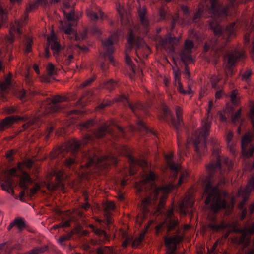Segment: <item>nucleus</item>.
I'll use <instances>...</instances> for the list:
<instances>
[{
    "label": "nucleus",
    "mask_w": 254,
    "mask_h": 254,
    "mask_svg": "<svg viewBox=\"0 0 254 254\" xmlns=\"http://www.w3.org/2000/svg\"><path fill=\"white\" fill-rule=\"evenodd\" d=\"M212 105V101H209L207 110V115L210 113ZM211 126V119H209V116L208 115L207 118L202 121L201 127L197 129L193 135L195 151L198 155H201L205 151V140L209 133Z\"/></svg>",
    "instance_id": "nucleus-1"
},
{
    "label": "nucleus",
    "mask_w": 254,
    "mask_h": 254,
    "mask_svg": "<svg viewBox=\"0 0 254 254\" xmlns=\"http://www.w3.org/2000/svg\"><path fill=\"white\" fill-rule=\"evenodd\" d=\"M155 178V174L153 172L150 171L148 174H146L144 178L140 183H137L135 186L137 192L141 191L143 189V186L148 183L150 184V189L153 190L151 196L145 198L142 200V204L144 210H146V207L151 204L152 199L154 200L157 199V195L160 192L163 193L167 192L175 187L174 185L172 184H169L165 187H157L152 182Z\"/></svg>",
    "instance_id": "nucleus-2"
},
{
    "label": "nucleus",
    "mask_w": 254,
    "mask_h": 254,
    "mask_svg": "<svg viewBox=\"0 0 254 254\" xmlns=\"http://www.w3.org/2000/svg\"><path fill=\"white\" fill-rule=\"evenodd\" d=\"M204 195L206 196L205 203L210 205V209L214 212L225 208L226 203L221 197V194L217 186L212 187L208 183L205 187Z\"/></svg>",
    "instance_id": "nucleus-3"
},
{
    "label": "nucleus",
    "mask_w": 254,
    "mask_h": 254,
    "mask_svg": "<svg viewBox=\"0 0 254 254\" xmlns=\"http://www.w3.org/2000/svg\"><path fill=\"white\" fill-rule=\"evenodd\" d=\"M83 156L85 159L87 161L85 164V167L87 168L92 166H97L100 163L102 162L108 165L111 163L116 164L118 162L117 159L113 156H103L99 158L93 151H89L85 153Z\"/></svg>",
    "instance_id": "nucleus-4"
},
{
    "label": "nucleus",
    "mask_w": 254,
    "mask_h": 254,
    "mask_svg": "<svg viewBox=\"0 0 254 254\" xmlns=\"http://www.w3.org/2000/svg\"><path fill=\"white\" fill-rule=\"evenodd\" d=\"M243 56V53L238 51H233L225 56L224 66L225 72L227 76L232 75V67L234 66L236 62Z\"/></svg>",
    "instance_id": "nucleus-5"
},
{
    "label": "nucleus",
    "mask_w": 254,
    "mask_h": 254,
    "mask_svg": "<svg viewBox=\"0 0 254 254\" xmlns=\"http://www.w3.org/2000/svg\"><path fill=\"white\" fill-rule=\"evenodd\" d=\"M210 142L212 145V150L213 155L216 157V162H210L206 167L207 171L212 173L215 171L216 169L220 167L221 161L218 155L219 151L220 150L219 144L220 141L216 138H211L210 140Z\"/></svg>",
    "instance_id": "nucleus-6"
},
{
    "label": "nucleus",
    "mask_w": 254,
    "mask_h": 254,
    "mask_svg": "<svg viewBox=\"0 0 254 254\" xmlns=\"http://www.w3.org/2000/svg\"><path fill=\"white\" fill-rule=\"evenodd\" d=\"M47 45L45 49V56L46 58L49 57L50 52L49 47L50 46L51 49L53 51V55L57 58L62 48L60 43L57 41V38L53 31H52L51 36L47 37Z\"/></svg>",
    "instance_id": "nucleus-7"
},
{
    "label": "nucleus",
    "mask_w": 254,
    "mask_h": 254,
    "mask_svg": "<svg viewBox=\"0 0 254 254\" xmlns=\"http://www.w3.org/2000/svg\"><path fill=\"white\" fill-rule=\"evenodd\" d=\"M67 98L56 95L52 98L49 103L42 105L41 109H43V114L46 115L49 113H54L58 111L60 107L57 104L59 102L66 101Z\"/></svg>",
    "instance_id": "nucleus-8"
},
{
    "label": "nucleus",
    "mask_w": 254,
    "mask_h": 254,
    "mask_svg": "<svg viewBox=\"0 0 254 254\" xmlns=\"http://www.w3.org/2000/svg\"><path fill=\"white\" fill-rule=\"evenodd\" d=\"M175 112H176V115L177 120L176 121H172V124L174 126V127L176 128L177 131V142H178V155L179 156H181L182 151L181 149V144L180 142V137L179 135V128L181 127V126L183 125L182 123V109L179 106H176L175 107Z\"/></svg>",
    "instance_id": "nucleus-9"
},
{
    "label": "nucleus",
    "mask_w": 254,
    "mask_h": 254,
    "mask_svg": "<svg viewBox=\"0 0 254 254\" xmlns=\"http://www.w3.org/2000/svg\"><path fill=\"white\" fill-rule=\"evenodd\" d=\"M211 1V8L209 11L212 13L211 17L213 19H220L225 17L227 15V7H224L218 4L215 0H210Z\"/></svg>",
    "instance_id": "nucleus-10"
},
{
    "label": "nucleus",
    "mask_w": 254,
    "mask_h": 254,
    "mask_svg": "<svg viewBox=\"0 0 254 254\" xmlns=\"http://www.w3.org/2000/svg\"><path fill=\"white\" fill-rule=\"evenodd\" d=\"M24 22L22 21L20 22L18 20L15 21L14 24L11 25L9 29V36L6 38V40L9 43H12L15 39L16 35L19 36L22 34L20 30V27L24 24Z\"/></svg>",
    "instance_id": "nucleus-11"
},
{
    "label": "nucleus",
    "mask_w": 254,
    "mask_h": 254,
    "mask_svg": "<svg viewBox=\"0 0 254 254\" xmlns=\"http://www.w3.org/2000/svg\"><path fill=\"white\" fill-rule=\"evenodd\" d=\"M180 39L181 36L176 38L169 34L166 38L161 40L160 43L166 50L171 51L173 50V47L179 44Z\"/></svg>",
    "instance_id": "nucleus-12"
},
{
    "label": "nucleus",
    "mask_w": 254,
    "mask_h": 254,
    "mask_svg": "<svg viewBox=\"0 0 254 254\" xmlns=\"http://www.w3.org/2000/svg\"><path fill=\"white\" fill-rule=\"evenodd\" d=\"M61 23L62 25L61 27H60V30L63 31L64 33L67 35L68 38L74 39L76 41L84 39V36H82L81 38L77 36L76 33L72 28L73 26H72V24H67L66 23L63 24L62 22H61Z\"/></svg>",
    "instance_id": "nucleus-13"
},
{
    "label": "nucleus",
    "mask_w": 254,
    "mask_h": 254,
    "mask_svg": "<svg viewBox=\"0 0 254 254\" xmlns=\"http://www.w3.org/2000/svg\"><path fill=\"white\" fill-rule=\"evenodd\" d=\"M194 47L193 42L190 40H187L184 44V47L182 50L180 57L184 62H187L191 59L190 54Z\"/></svg>",
    "instance_id": "nucleus-14"
},
{
    "label": "nucleus",
    "mask_w": 254,
    "mask_h": 254,
    "mask_svg": "<svg viewBox=\"0 0 254 254\" xmlns=\"http://www.w3.org/2000/svg\"><path fill=\"white\" fill-rule=\"evenodd\" d=\"M112 36H110L107 39L102 42L103 49L104 50V56H108L111 63L114 64V60L112 54L114 52V49L113 46Z\"/></svg>",
    "instance_id": "nucleus-15"
},
{
    "label": "nucleus",
    "mask_w": 254,
    "mask_h": 254,
    "mask_svg": "<svg viewBox=\"0 0 254 254\" xmlns=\"http://www.w3.org/2000/svg\"><path fill=\"white\" fill-rule=\"evenodd\" d=\"M114 125L117 127V128L121 132H123V128L118 125H116L113 121H110V123L108 122L105 123L101 126L95 132V135L97 138H101L103 137L107 133H110L108 131L109 126Z\"/></svg>",
    "instance_id": "nucleus-16"
},
{
    "label": "nucleus",
    "mask_w": 254,
    "mask_h": 254,
    "mask_svg": "<svg viewBox=\"0 0 254 254\" xmlns=\"http://www.w3.org/2000/svg\"><path fill=\"white\" fill-rule=\"evenodd\" d=\"M194 203V200L191 196L185 197L182 202L179 204L178 211L182 214L185 215L187 213L186 209L191 207Z\"/></svg>",
    "instance_id": "nucleus-17"
},
{
    "label": "nucleus",
    "mask_w": 254,
    "mask_h": 254,
    "mask_svg": "<svg viewBox=\"0 0 254 254\" xmlns=\"http://www.w3.org/2000/svg\"><path fill=\"white\" fill-rule=\"evenodd\" d=\"M128 161L130 164L129 173L130 175H133L135 173L134 167L136 165H138L142 168L148 165L145 160L143 159L135 160L131 155H128Z\"/></svg>",
    "instance_id": "nucleus-18"
},
{
    "label": "nucleus",
    "mask_w": 254,
    "mask_h": 254,
    "mask_svg": "<svg viewBox=\"0 0 254 254\" xmlns=\"http://www.w3.org/2000/svg\"><path fill=\"white\" fill-rule=\"evenodd\" d=\"M121 102L123 103V104L124 105L128 104L129 107L130 108L131 110L134 112L136 110H141L142 108L141 105L138 103L134 105H132L130 104L128 102L127 98L123 95H119L113 100V102Z\"/></svg>",
    "instance_id": "nucleus-19"
},
{
    "label": "nucleus",
    "mask_w": 254,
    "mask_h": 254,
    "mask_svg": "<svg viewBox=\"0 0 254 254\" xmlns=\"http://www.w3.org/2000/svg\"><path fill=\"white\" fill-rule=\"evenodd\" d=\"M63 173L62 171H58L54 173V175L56 176V181L55 183H49L47 185V189L50 190H54L57 189L60 186L63 185L62 183V176Z\"/></svg>",
    "instance_id": "nucleus-20"
},
{
    "label": "nucleus",
    "mask_w": 254,
    "mask_h": 254,
    "mask_svg": "<svg viewBox=\"0 0 254 254\" xmlns=\"http://www.w3.org/2000/svg\"><path fill=\"white\" fill-rule=\"evenodd\" d=\"M174 77H175V84L177 87L178 90L183 94H189L191 93V90L190 87V86L189 85L188 87L189 89L187 91H186L183 89V85L181 82L180 77V73L179 71H174Z\"/></svg>",
    "instance_id": "nucleus-21"
},
{
    "label": "nucleus",
    "mask_w": 254,
    "mask_h": 254,
    "mask_svg": "<svg viewBox=\"0 0 254 254\" xmlns=\"http://www.w3.org/2000/svg\"><path fill=\"white\" fill-rule=\"evenodd\" d=\"M173 154L172 153L168 154L165 155V159L166 160L167 165L170 169L174 172V175L176 177L178 171L181 169V166L179 164H176L172 161Z\"/></svg>",
    "instance_id": "nucleus-22"
},
{
    "label": "nucleus",
    "mask_w": 254,
    "mask_h": 254,
    "mask_svg": "<svg viewBox=\"0 0 254 254\" xmlns=\"http://www.w3.org/2000/svg\"><path fill=\"white\" fill-rule=\"evenodd\" d=\"M15 118L13 116H8L0 122V132L11 127L15 123Z\"/></svg>",
    "instance_id": "nucleus-23"
},
{
    "label": "nucleus",
    "mask_w": 254,
    "mask_h": 254,
    "mask_svg": "<svg viewBox=\"0 0 254 254\" xmlns=\"http://www.w3.org/2000/svg\"><path fill=\"white\" fill-rule=\"evenodd\" d=\"M234 231L242 233V236L239 240V243H243L246 239V237L248 234H253L254 233V224H253L249 228H245L244 229H234Z\"/></svg>",
    "instance_id": "nucleus-24"
},
{
    "label": "nucleus",
    "mask_w": 254,
    "mask_h": 254,
    "mask_svg": "<svg viewBox=\"0 0 254 254\" xmlns=\"http://www.w3.org/2000/svg\"><path fill=\"white\" fill-rule=\"evenodd\" d=\"M138 15L141 24L144 27H148L149 26V22L146 16L147 10L145 7H140L138 10Z\"/></svg>",
    "instance_id": "nucleus-25"
},
{
    "label": "nucleus",
    "mask_w": 254,
    "mask_h": 254,
    "mask_svg": "<svg viewBox=\"0 0 254 254\" xmlns=\"http://www.w3.org/2000/svg\"><path fill=\"white\" fill-rule=\"evenodd\" d=\"M116 9L120 15L121 22L122 24H126L127 21H128V15L127 11H125L123 7L120 3L116 5Z\"/></svg>",
    "instance_id": "nucleus-26"
},
{
    "label": "nucleus",
    "mask_w": 254,
    "mask_h": 254,
    "mask_svg": "<svg viewBox=\"0 0 254 254\" xmlns=\"http://www.w3.org/2000/svg\"><path fill=\"white\" fill-rule=\"evenodd\" d=\"M164 223H165V226L167 229V232L169 233L170 231L176 228L179 224V221L178 219L176 218L165 219Z\"/></svg>",
    "instance_id": "nucleus-27"
},
{
    "label": "nucleus",
    "mask_w": 254,
    "mask_h": 254,
    "mask_svg": "<svg viewBox=\"0 0 254 254\" xmlns=\"http://www.w3.org/2000/svg\"><path fill=\"white\" fill-rule=\"evenodd\" d=\"M183 237L180 235H176L170 237L165 238V244L166 245L172 244L173 246H176L182 240Z\"/></svg>",
    "instance_id": "nucleus-28"
},
{
    "label": "nucleus",
    "mask_w": 254,
    "mask_h": 254,
    "mask_svg": "<svg viewBox=\"0 0 254 254\" xmlns=\"http://www.w3.org/2000/svg\"><path fill=\"white\" fill-rule=\"evenodd\" d=\"M254 189V176L250 180L249 182L244 190H240L238 191V195H243V192L249 194Z\"/></svg>",
    "instance_id": "nucleus-29"
},
{
    "label": "nucleus",
    "mask_w": 254,
    "mask_h": 254,
    "mask_svg": "<svg viewBox=\"0 0 254 254\" xmlns=\"http://www.w3.org/2000/svg\"><path fill=\"white\" fill-rule=\"evenodd\" d=\"M8 11L6 8L0 7V27L1 28L4 26L7 21Z\"/></svg>",
    "instance_id": "nucleus-30"
},
{
    "label": "nucleus",
    "mask_w": 254,
    "mask_h": 254,
    "mask_svg": "<svg viewBox=\"0 0 254 254\" xmlns=\"http://www.w3.org/2000/svg\"><path fill=\"white\" fill-rule=\"evenodd\" d=\"M80 144L75 140L69 141L66 145V148L68 150L71 151L72 153H74L79 148Z\"/></svg>",
    "instance_id": "nucleus-31"
},
{
    "label": "nucleus",
    "mask_w": 254,
    "mask_h": 254,
    "mask_svg": "<svg viewBox=\"0 0 254 254\" xmlns=\"http://www.w3.org/2000/svg\"><path fill=\"white\" fill-rule=\"evenodd\" d=\"M64 15L66 18V21L64 22V23L72 24V26H75L76 25L77 20L74 18V10H71V11L67 14H65L64 12Z\"/></svg>",
    "instance_id": "nucleus-32"
},
{
    "label": "nucleus",
    "mask_w": 254,
    "mask_h": 254,
    "mask_svg": "<svg viewBox=\"0 0 254 254\" xmlns=\"http://www.w3.org/2000/svg\"><path fill=\"white\" fill-rule=\"evenodd\" d=\"M136 53L138 57H139V55L141 54V51L140 50L141 48H142L144 49H148V47L145 45L143 40L140 38H138L136 40Z\"/></svg>",
    "instance_id": "nucleus-33"
},
{
    "label": "nucleus",
    "mask_w": 254,
    "mask_h": 254,
    "mask_svg": "<svg viewBox=\"0 0 254 254\" xmlns=\"http://www.w3.org/2000/svg\"><path fill=\"white\" fill-rule=\"evenodd\" d=\"M217 42V39L214 37L212 39L209 43H206L204 45V50L205 51H207L209 49H212L213 50L216 51V52L217 53L218 49L215 47Z\"/></svg>",
    "instance_id": "nucleus-34"
},
{
    "label": "nucleus",
    "mask_w": 254,
    "mask_h": 254,
    "mask_svg": "<svg viewBox=\"0 0 254 254\" xmlns=\"http://www.w3.org/2000/svg\"><path fill=\"white\" fill-rule=\"evenodd\" d=\"M239 27L238 23H232L226 29V32L229 37L234 35L235 31Z\"/></svg>",
    "instance_id": "nucleus-35"
},
{
    "label": "nucleus",
    "mask_w": 254,
    "mask_h": 254,
    "mask_svg": "<svg viewBox=\"0 0 254 254\" xmlns=\"http://www.w3.org/2000/svg\"><path fill=\"white\" fill-rule=\"evenodd\" d=\"M252 135L249 133L246 134L242 139V149L247 148L249 144L250 143L252 139Z\"/></svg>",
    "instance_id": "nucleus-36"
},
{
    "label": "nucleus",
    "mask_w": 254,
    "mask_h": 254,
    "mask_svg": "<svg viewBox=\"0 0 254 254\" xmlns=\"http://www.w3.org/2000/svg\"><path fill=\"white\" fill-rule=\"evenodd\" d=\"M48 75L50 76H54L57 74V70L52 63H49L46 68Z\"/></svg>",
    "instance_id": "nucleus-37"
},
{
    "label": "nucleus",
    "mask_w": 254,
    "mask_h": 254,
    "mask_svg": "<svg viewBox=\"0 0 254 254\" xmlns=\"http://www.w3.org/2000/svg\"><path fill=\"white\" fill-rule=\"evenodd\" d=\"M47 0H36L35 3H30L29 6L26 8V12H28L32 10L36 6L39 4L45 5Z\"/></svg>",
    "instance_id": "nucleus-38"
},
{
    "label": "nucleus",
    "mask_w": 254,
    "mask_h": 254,
    "mask_svg": "<svg viewBox=\"0 0 254 254\" xmlns=\"http://www.w3.org/2000/svg\"><path fill=\"white\" fill-rule=\"evenodd\" d=\"M210 28L213 31V33L215 36L220 35L222 32L221 27L216 23L212 21L210 23Z\"/></svg>",
    "instance_id": "nucleus-39"
},
{
    "label": "nucleus",
    "mask_w": 254,
    "mask_h": 254,
    "mask_svg": "<svg viewBox=\"0 0 254 254\" xmlns=\"http://www.w3.org/2000/svg\"><path fill=\"white\" fill-rule=\"evenodd\" d=\"M14 222L15 225L16 226L20 231L23 230L25 227L26 224L25 221L21 218H17L14 219Z\"/></svg>",
    "instance_id": "nucleus-40"
},
{
    "label": "nucleus",
    "mask_w": 254,
    "mask_h": 254,
    "mask_svg": "<svg viewBox=\"0 0 254 254\" xmlns=\"http://www.w3.org/2000/svg\"><path fill=\"white\" fill-rule=\"evenodd\" d=\"M208 226L214 231H219L227 226V225L225 224L223 222H222L220 224L218 225L215 224L213 223H210Z\"/></svg>",
    "instance_id": "nucleus-41"
},
{
    "label": "nucleus",
    "mask_w": 254,
    "mask_h": 254,
    "mask_svg": "<svg viewBox=\"0 0 254 254\" xmlns=\"http://www.w3.org/2000/svg\"><path fill=\"white\" fill-rule=\"evenodd\" d=\"M96 252L97 254H111L112 250L108 247H101L97 248Z\"/></svg>",
    "instance_id": "nucleus-42"
},
{
    "label": "nucleus",
    "mask_w": 254,
    "mask_h": 254,
    "mask_svg": "<svg viewBox=\"0 0 254 254\" xmlns=\"http://www.w3.org/2000/svg\"><path fill=\"white\" fill-rule=\"evenodd\" d=\"M165 203V198L162 197L160 199L159 203L156 211L153 213L154 215H158L162 213L161 209L163 208Z\"/></svg>",
    "instance_id": "nucleus-43"
},
{
    "label": "nucleus",
    "mask_w": 254,
    "mask_h": 254,
    "mask_svg": "<svg viewBox=\"0 0 254 254\" xmlns=\"http://www.w3.org/2000/svg\"><path fill=\"white\" fill-rule=\"evenodd\" d=\"M74 231H71L67 235L63 236L60 237L59 239L58 240V243L60 245H63V242L64 241L69 240L71 238V237H72V235L74 234Z\"/></svg>",
    "instance_id": "nucleus-44"
},
{
    "label": "nucleus",
    "mask_w": 254,
    "mask_h": 254,
    "mask_svg": "<svg viewBox=\"0 0 254 254\" xmlns=\"http://www.w3.org/2000/svg\"><path fill=\"white\" fill-rule=\"evenodd\" d=\"M247 148H244V149H242V154L243 155L247 157H250L252 156L254 151V146H252L251 145L249 150L248 151H247L246 150Z\"/></svg>",
    "instance_id": "nucleus-45"
},
{
    "label": "nucleus",
    "mask_w": 254,
    "mask_h": 254,
    "mask_svg": "<svg viewBox=\"0 0 254 254\" xmlns=\"http://www.w3.org/2000/svg\"><path fill=\"white\" fill-rule=\"evenodd\" d=\"M116 85V83L111 79L104 83V87L109 90H112L115 88Z\"/></svg>",
    "instance_id": "nucleus-46"
},
{
    "label": "nucleus",
    "mask_w": 254,
    "mask_h": 254,
    "mask_svg": "<svg viewBox=\"0 0 254 254\" xmlns=\"http://www.w3.org/2000/svg\"><path fill=\"white\" fill-rule=\"evenodd\" d=\"M86 13L87 16L92 20H97L98 19L97 14L90 9L87 10Z\"/></svg>",
    "instance_id": "nucleus-47"
},
{
    "label": "nucleus",
    "mask_w": 254,
    "mask_h": 254,
    "mask_svg": "<svg viewBox=\"0 0 254 254\" xmlns=\"http://www.w3.org/2000/svg\"><path fill=\"white\" fill-rule=\"evenodd\" d=\"M13 183V180L10 177H6L5 181L1 185H4L6 188H12Z\"/></svg>",
    "instance_id": "nucleus-48"
},
{
    "label": "nucleus",
    "mask_w": 254,
    "mask_h": 254,
    "mask_svg": "<svg viewBox=\"0 0 254 254\" xmlns=\"http://www.w3.org/2000/svg\"><path fill=\"white\" fill-rule=\"evenodd\" d=\"M94 123V122L93 120L90 119L85 122L81 123L80 126L82 128H88L93 126Z\"/></svg>",
    "instance_id": "nucleus-49"
},
{
    "label": "nucleus",
    "mask_w": 254,
    "mask_h": 254,
    "mask_svg": "<svg viewBox=\"0 0 254 254\" xmlns=\"http://www.w3.org/2000/svg\"><path fill=\"white\" fill-rule=\"evenodd\" d=\"M93 231L96 235L99 236H102V235L104 236V238L105 240H106L108 239L107 235L104 231L99 229H95Z\"/></svg>",
    "instance_id": "nucleus-50"
},
{
    "label": "nucleus",
    "mask_w": 254,
    "mask_h": 254,
    "mask_svg": "<svg viewBox=\"0 0 254 254\" xmlns=\"http://www.w3.org/2000/svg\"><path fill=\"white\" fill-rule=\"evenodd\" d=\"M41 115H44L43 114V112L42 111V114H37L35 117L33 118L32 120H30L27 124H28L29 126H30L35 123H36L38 121Z\"/></svg>",
    "instance_id": "nucleus-51"
},
{
    "label": "nucleus",
    "mask_w": 254,
    "mask_h": 254,
    "mask_svg": "<svg viewBox=\"0 0 254 254\" xmlns=\"http://www.w3.org/2000/svg\"><path fill=\"white\" fill-rule=\"evenodd\" d=\"M249 194H247L246 192H243V195H239V196H243V200L241 201V202L239 205V208L241 209H242L244 205L245 204L246 201L247 200L248 198V195Z\"/></svg>",
    "instance_id": "nucleus-52"
},
{
    "label": "nucleus",
    "mask_w": 254,
    "mask_h": 254,
    "mask_svg": "<svg viewBox=\"0 0 254 254\" xmlns=\"http://www.w3.org/2000/svg\"><path fill=\"white\" fill-rule=\"evenodd\" d=\"M219 80L220 79L217 76L215 75L213 76L211 78L212 87L213 88H216L217 84L219 82Z\"/></svg>",
    "instance_id": "nucleus-53"
},
{
    "label": "nucleus",
    "mask_w": 254,
    "mask_h": 254,
    "mask_svg": "<svg viewBox=\"0 0 254 254\" xmlns=\"http://www.w3.org/2000/svg\"><path fill=\"white\" fill-rule=\"evenodd\" d=\"M115 207V204L113 202L108 201L106 203L105 206V210L106 211L112 210Z\"/></svg>",
    "instance_id": "nucleus-54"
},
{
    "label": "nucleus",
    "mask_w": 254,
    "mask_h": 254,
    "mask_svg": "<svg viewBox=\"0 0 254 254\" xmlns=\"http://www.w3.org/2000/svg\"><path fill=\"white\" fill-rule=\"evenodd\" d=\"M241 114V109H239L232 117V122L235 123L237 120L240 118Z\"/></svg>",
    "instance_id": "nucleus-55"
},
{
    "label": "nucleus",
    "mask_w": 254,
    "mask_h": 254,
    "mask_svg": "<svg viewBox=\"0 0 254 254\" xmlns=\"http://www.w3.org/2000/svg\"><path fill=\"white\" fill-rule=\"evenodd\" d=\"M237 92L233 90L231 94V99L232 103L236 104L238 102L239 99L237 97Z\"/></svg>",
    "instance_id": "nucleus-56"
},
{
    "label": "nucleus",
    "mask_w": 254,
    "mask_h": 254,
    "mask_svg": "<svg viewBox=\"0 0 254 254\" xmlns=\"http://www.w3.org/2000/svg\"><path fill=\"white\" fill-rule=\"evenodd\" d=\"M250 117L251 119V123L253 125V128L254 130V104L252 106L249 113Z\"/></svg>",
    "instance_id": "nucleus-57"
},
{
    "label": "nucleus",
    "mask_w": 254,
    "mask_h": 254,
    "mask_svg": "<svg viewBox=\"0 0 254 254\" xmlns=\"http://www.w3.org/2000/svg\"><path fill=\"white\" fill-rule=\"evenodd\" d=\"M39 189L40 186L38 184H35L34 187L30 189V192L29 194V197H32Z\"/></svg>",
    "instance_id": "nucleus-58"
},
{
    "label": "nucleus",
    "mask_w": 254,
    "mask_h": 254,
    "mask_svg": "<svg viewBox=\"0 0 254 254\" xmlns=\"http://www.w3.org/2000/svg\"><path fill=\"white\" fill-rule=\"evenodd\" d=\"M16 108L13 106L7 107L4 108V112L7 114H11L16 112Z\"/></svg>",
    "instance_id": "nucleus-59"
},
{
    "label": "nucleus",
    "mask_w": 254,
    "mask_h": 254,
    "mask_svg": "<svg viewBox=\"0 0 254 254\" xmlns=\"http://www.w3.org/2000/svg\"><path fill=\"white\" fill-rule=\"evenodd\" d=\"M32 44V40L31 39H28L26 44L25 53H29L31 51V46Z\"/></svg>",
    "instance_id": "nucleus-60"
},
{
    "label": "nucleus",
    "mask_w": 254,
    "mask_h": 254,
    "mask_svg": "<svg viewBox=\"0 0 254 254\" xmlns=\"http://www.w3.org/2000/svg\"><path fill=\"white\" fill-rule=\"evenodd\" d=\"M132 240V237L131 236H127L125 241L122 243V246L123 247H126L128 244L131 242Z\"/></svg>",
    "instance_id": "nucleus-61"
},
{
    "label": "nucleus",
    "mask_w": 254,
    "mask_h": 254,
    "mask_svg": "<svg viewBox=\"0 0 254 254\" xmlns=\"http://www.w3.org/2000/svg\"><path fill=\"white\" fill-rule=\"evenodd\" d=\"M166 246L167 247V253L169 254H173L177 248L176 246H173V245H171V244H169V245H166Z\"/></svg>",
    "instance_id": "nucleus-62"
},
{
    "label": "nucleus",
    "mask_w": 254,
    "mask_h": 254,
    "mask_svg": "<svg viewBox=\"0 0 254 254\" xmlns=\"http://www.w3.org/2000/svg\"><path fill=\"white\" fill-rule=\"evenodd\" d=\"M202 12V10L201 8H200L198 10V12L195 13L193 18V21L194 22H196L198 21V20L200 18Z\"/></svg>",
    "instance_id": "nucleus-63"
},
{
    "label": "nucleus",
    "mask_w": 254,
    "mask_h": 254,
    "mask_svg": "<svg viewBox=\"0 0 254 254\" xmlns=\"http://www.w3.org/2000/svg\"><path fill=\"white\" fill-rule=\"evenodd\" d=\"M227 147L231 153L233 154H235L236 152V149L234 144L233 142L227 143Z\"/></svg>",
    "instance_id": "nucleus-64"
}]
</instances>
